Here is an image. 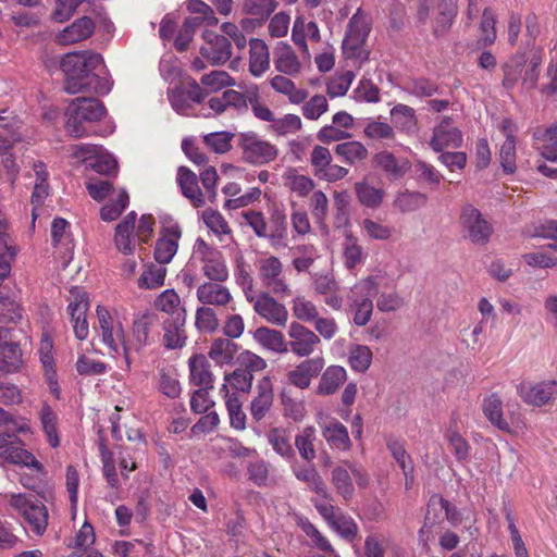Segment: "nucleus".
Listing matches in <instances>:
<instances>
[{"instance_id":"f257e3e1","label":"nucleus","mask_w":557,"mask_h":557,"mask_svg":"<svg viewBox=\"0 0 557 557\" xmlns=\"http://www.w3.org/2000/svg\"><path fill=\"white\" fill-rule=\"evenodd\" d=\"M60 66L65 75L64 88L69 94L94 91L98 95H107L112 88V81L99 53L91 51L66 53Z\"/></svg>"},{"instance_id":"f03ea898","label":"nucleus","mask_w":557,"mask_h":557,"mask_svg":"<svg viewBox=\"0 0 557 557\" xmlns=\"http://www.w3.org/2000/svg\"><path fill=\"white\" fill-rule=\"evenodd\" d=\"M384 281L383 273H375L360 278L350 288L348 301L355 325L364 326L370 322L374 307L373 297L379 294Z\"/></svg>"},{"instance_id":"7ed1b4c3","label":"nucleus","mask_w":557,"mask_h":557,"mask_svg":"<svg viewBox=\"0 0 557 557\" xmlns=\"http://www.w3.org/2000/svg\"><path fill=\"white\" fill-rule=\"evenodd\" d=\"M96 314L103 345L109 349V354L112 357L116 358L123 356L125 369L129 370L132 366L131 351L133 350V346L126 339V333L121 320L100 305L96 308Z\"/></svg>"},{"instance_id":"20e7f679","label":"nucleus","mask_w":557,"mask_h":557,"mask_svg":"<svg viewBox=\"0 0 557 557\" xmlns=\"http://www.w3.org/2000/svg\"><path fill=\"white\" fill-rule=\"evenodd\" d=\"M370 30V15L358 9L348 22L343 40L344 55L352 60L358 66H361L369 59L370 52L366 48V40Z\"/></svg>"},{"instance_id":"39448f33","label":"nucleus","mask_w":557,"mask_h":557,"mask_svg":"<svg viewBox=\"0 0 557 557\" xmlns=\"http://www.w3.org/2000/svg\"><path fill=\"white\" fill-rule=\"evenodd\" d=\"M86 188L94 200L98 202L109 200L100 209V218L106 222L116 220L128 206L127 191L124 188H115L109 181L89 180L86 183Z\"/></svg>"},{"instance_id":"423d86ee","label":"nucleus","mask_w":557,"mask_h":557,"mask_svg":"<svg viewBox=\"0 0 557 557\" xmlns=\"http://www.w3.org/2000/svg\"><path fill=\"white\" fill-rule=\"evenodd\" d=\"M457 11V0H418V20L422 23L431 21L435 36H442L450 28Z\"/></svg>"},{"instance_id":"0eeeda50","label":"nucleus","mask_w":557,"mask_h":557,"mask_svg":"<svg viewBox=\"0 0 557 557\" xmlns=\"http://www.w3.org/2000/svg\"><path fill=\"white\" fill-rule=\"evenodd\" d=\"M258 278L267 290L278 297L292 295V286L286 277L284 264L276 256L267 255L256 262Z\"/></svg>"},{"instance_id":"6e6552de","label":"nucleus","mask_w":557,"mask_h":557,"mask_svg":"<svg viewBox=\"0 0 557 557\" xmlns=\"http://www.w3.org/2000/svg\"><path fill=\"white\" fill-rule=\"evenodd\" d=\"M9 503L24 519L26 528L36 535L46 532L49 515L47 507L36 497L26 494L7 495Z\"/></svg>"},{"instance_id":"1a4fd4ad","label":"nucleus","mask_w":557,"mask_h":557,"mask_svg":"<svg viewBox=\"0 0 557 557\" xmlns=\"http://www.w3.org/2000/svg\"><path fill=\"white\" fill-rule=\"evenodd\" d=\"M193 260L201 264V271L210 281L224 282L228 277L225 259L220 250L197 238L193 249Z\"/></svg>"},{"instance_id":"9d476101","label":"nucleus","mask_w":557,"mask_h":557,"mask_svg":"<svg viewBox=\"0 0 557 557\" xmlns=\"http://www.w3.org/2000/svg\"><path fill=\"white\" fill-rule=\"evenodd\" d=\"M238 147L243 160L252 165L267 164L277 157V148L253 132L240 133Z\"/></svg>"},{"instance_id":"9b49d317","label":"nucleus","mask_w":557,"mask_h":557,"mask_svg":"<svg viewBox=\"0 0 557 557\" xmlns=\"http://www.w3.org/2000/svg\"><path fill=\"white\" fill-rule=\"evenodd\" d=\"M288 351L298 358H310L321 346L320 336L305 324L293 321L287 329Z\"/></svg>"},{"instance_id":"f8f14e48","label":"nucleus","mask_w":557,"mask_h":557,"mask_svg":"<svg viewBox=\"0 0 557 557\" xmlns=\"http://www.w3.org/2000/svg\"><path fill=\"white\" fill-rule=\"evenodd\" d=\"M517 394L529 406H548L557 399V381H522L517 386Z\"/></svg>"},{"instance_id":"ddd939ff","label":"nucleus","mask_w":557,"mask_h":557,"mask_svg":"<svg viewBox=\"0 0 557 557\" xmlns=\"http://www.w3.org/2000/svg\"><path fill=\"white\" fill-rule=\"evenodd\" d=\"M247 300L252 304L255 312L275 326H285L288 321V310L272 293L261 292L257 296L246 294Z\"/></svg>"},{"instance_id":"4468645a","label":"nucleus","mask_w":557,"mask_h":557,"mask_svg":"<svg viewBox=\"0 0 557 557\" xmlns=\"http://www.w3.org/2000/svg\"><path fill=\"white\" fill-rule=\"evenodd\" d=\"M460 225L465 237L475 245H484L488 242L493 227L479 209L472 205H466L461 209Z\"/></svg>"},{"instance_id":"2eb2a0df","label":"nucleus","mask_w":557,"mask_h":557,"mask_svg":"<svg viewBox=\"0 0 557 557\" xmlns=\"http://www.w3.org/2000/svg\"><path fill=\"white\" fill-rule=\"evenodd\" d=\"M351 476L355 479L359 487L366 488L369 485L368 474L361 468L352 463H347V466H336L332 470V483L336 492L346 500L351 499L355 495Z\"/></svg>"},{"instance_id":"dca6fc26","label":"nucleus","mask_w":557,"mask_h":557,"mask_svg":"<svg viewBox=\"0 0 557 557\" xmlns=\"http://www.w3.org/2000/svg\"><path fill=\"white\" fill-rule=\"evenodd\" d=\"M168 96L173 110L182 115H198L195 106L201 104L206 99L205 90L196 81H193L188 87L172 89Z\"/></svg>"},{"instance_id":"f3484780","label":"nucleus","mask_w":557,"mask_h":557,"mask_svg":"<svg viewBox=\"0 0 557 557\" xmlns=\"http://www.w3.org/2000/svg\"><path fill=\"white\" fill-rule=\"evenodd\" d=\"M88 308L89 300L87 294L78 287L71 288L67 311L71 315L74 334L79 341L86 339L89 335L87 322Z\"/></svg>"},{"instance_id":"a211bd4d","label":"nucleus","mask_w":557,"mask_h":557,"mask_svg":"<svg viewBox=\"0 0 557 557\" xmlns=\"http://www.w3.org/2000/svg\"><path fill=\"white\" fill-rule=\"evenodd\" d=\"M203 44L200 54L213 65L224 64L232 57L230 39L214 32L206 30L202 35Z\"/></svg>"},{"instance_id":"6ab92c4d","label":"nucleus","mask_w":557,"mask_h":557,"mask_svg":"<svg viewBox=\"0 0 557 557\" xmlns=\"http://www.w3.org/2000/svg\"><path fill=\"white\" fill-rule=\"evenodd\" d=\"M324 366L325 360L322 356L305 358L288 371L287 380L289 384L300 389H307L311 382L321 374Z\"/></svg>"},{"instance_id":"aec40b11","label":"nucleus","mask_w":557,"mask_h":557,"mask_svg":"<svg viewBox=\"0 0 557 557\" xmlns=\"http://www.w3.org/2000/svg\"><path fill=\"white\" fill-rule=\"evenodd\" d=\"M182 228L177 223L164 224L156 243L154 258L158 263L168 264L176 255Z\"/></svg>"},{"instance_id":"412c9836","label":"nucleus","mask_w":557,"mask_h":557,"mask_svg":"<svg viewBox=\"0 0 557 557\" xmlns=\"http://www.w3.org/2000/svg\"><path fill=\"white\" fill-rule=\"evenodd\" d=\"M274 400L273 383L270 376L260 379L256 385V394L250 401V414L257 422L261 421L271 410Z\"/></svg>"},{"instance_id":"4be33fe9","label":"nucleus","mask_w":557,"mask_h":557,"mask_svg":"<svg viewBox=\"0 0 557 557\" xmlns=\"http://www.w3.org/2000/svg\"><path fill=\"white\" fill-rule=\"evenodd\" d=\"M462 144L461 132L453 125L449 117H444L438 125L434 127L430 146L436 152L447 148H458Z\"/></svg>"},{"instance_id":"5701e85b","label":"nucleus","mask_w":557,"mask_h":557,"mask_svg":"<svg viewBox=\"0 0 557 557\" xmlns=\"http://www.w3.org/2000/svg\"><path fill=\"white\" fill-rule=\"evenodd\" d=\"M208 109L202 108L198 115L209 117L219 115L228 110V108L240 109L246 107V99L243 94L234 89H227L220 96L211 97L207 102Z\"/></svg>"},{"instance_id":"b1692460","label":"nucleus","mask_w":557,"mask_h":557,"mask_svg":"<svg viewBox=\"0 0 557 557\" xmlns=\"http://www.w3.org/2000/svg\"><path fill=\"white\" fill-rule=\"evenodd\" d=\"M69 223L64 219H54L51 225V236L60 262L66 268L73 259L74 244L67 232Z\"/></svg>"},{"instance_id":"393cba45","label":"nucleus","mask_w":557,"mask_h":557,"mask_svg":"<svg viewBox=\"0 0 557 557\" xmlns=\"http://www.w3.org/2000/svg\"><path fill=\"white\" fill-rule=\"evenodd\" d=\"M220 283L221 282L209 281L200 284L196 293L197 300L208 307L227 306L233 300V296L230 289Z\"/></svg>"},{"instance_id":"a878e982","label":"nucleus","mask_w":557,"mask_h":557,"mask_svg":"<svg viewBox=\"0 0 557 557\" xmlns=\"http://www.w3.org/2000/svg\"><path fill=\"white\" fill-rule=\"evenodd\" d=\"M373 163L374 166L383 171L389 180L401 178L411 166L407 158L396 157L387 150L376 152L373 156Z\"/></svg>"},{"instance_id":"bb28decb","label":"nucleus","mask_w":557,"mask_h":557,"mask_svg":"<svg viewBox=\"0 0 557 557\" xmlns=\"http://www.w3.org/2000/svg\"><path fill=\"white\" fill-rule=\"evenodd\" d=\"M341 248L343 263L348 271L352 272L364 263L367 258L364 248L350 231H345Z\"/></svg>"},{"instance_id":"cd10ccee","label":"nucleus","mask_w":557,"mask_h":557,"mask_svg":"<svg viewBox=\"0 0 557 557\" xmlns=\"http://www.w3.org/2000/svg\"><path fill=\"white\" fill-rule=\"evenodd\" d=\"M159 323V318L153 312H143L135 315L132 325L133 341L129 342L133 350L139 351L149 344V334L152 326Z\"/></svg>"},{"instance_id":"c85d7f7f","label":"nucleus","mask_w":557,"mask_h":557,"mask_svg":"<svg viewBox=\"0 0 557 557\" xmlns=\"http://www.w3.org/2000/svg\"><path fill=\"white\" fill-rule=\"evenodd\" d=\"M292 39L306 58H310L307 39L319 42L321 40L320 29L313 21L306 22L304 17H297L292 28Z\"/></svg>"},{"instance_id":"c756f323","label":"nucleus","mask_w":557,"mask_h":557,"mask_svg":"<svg viewBox=\"0 0 557 557\" xmlns=\"http://www.w3.org/2000/svg\"><path fill=\"white\" fill-rule=\"evenodd\" d=\"M274 66L278 73L287 76H297L300 74L301 62L288 44L280 42L274 50Z\"/></svg>"},{"instance_id":"7c9ffc66","label":"nucleus","mask_w":557,"mask_h":557,"mask_svg":"<svg viewBox=\"0 0 557 557\" xmlns=\"http://www.w3.org/2000/svg\"><path fill=\"white\" fill-rule=\"evenodd\" d=\"M94 21L84 16L74 21L70 26L59 32L55 36L58 44L67 46L87 39L94 33Z\"/></svg>"},{"instance_id":"2f4dec72","label":"nucleus","mask_w":557,"mask_h":557,"mask_svg":"<svg viewBox=\"0 0 557 557\" xmlns=\"http://www.w3.org/2000/svg\"><path fill=\"white\" fill-rule=\"evenodd\" d=\"M283 186L299 198L308 197L315 188V182L296 168H287L282 174Z\"/></svg>"},{"instance_id":"473e14b6","label":"nucleus","mask_w":557,"mask_h":557,"mask_svg":"<svg viewBox=\"0 0 557 557\" xmlns=\"http://www.w3.org/2000/svg\"><path fill=\"white\" fill-rule=\"evenodd\" d=\"M252 338L263 349L284 355L288 352V344L284 334L275 329L260 326L252 333Z\"/></svg>"},{"instance_id":"72a5a7b5","label":"nucleus","mask_w":557,"mask_h":557,"mask_svg":"<svg viewBox=\"0 0 557 557\" xmlns=\"http://www.w3.org/2000/svg\"><path fill=\"white\" fill-rule=\"evenodd\" d=\"M176 181L183 195L188 198L195 207L199 208L205 206V195L198 185V177L193 171L188 168L180 166Z\"/></svg>"},{"instance_id":"f704fd0d","label":"nucleus","mask_w":557,"mask_h":557,"mask_svg":"<svg viewBox=\"0 0 557 557\" xmlns=\"http://www.w3.org/2000/svg\"><path fill=\"white\" fill-rule=\"evenodd\" d=\"M270 69V51L264 40L252 38L249 41V72L255 77L262 76Z\"/></svg>"},{"instance_id":"c9c22d12","label":"nucleus","mask_w":557,"mask_h":557,"mask_svg":"<svg viewBox=\"0 0 557 557\" xmlns=\"http://www.w3.org/2000/svg\"><path fill=\"white\" fill-rule=\"evenodd\" d=\"M253 375L246 370L236 369L224 375L223 384L219 389V395L224 396V391L232 397H240L239 393H248L252 386Z\"/></svg>"},{"instance_id":"e433bc0d","label":"nucleus","mask_w":557,"mask_h":557,"mask_svg":"<svg viewBox=\"0 0 557 557\" xmlns=\"http://www.w3.org/2000/svg\"><path fill=\"white\" fill-rule=\"evenodd\" d=\"M136 213L131 211L125 218L116 225L114 234V244L119 251L124 255L134 252V230L136 224Z\"/></svg>"},{"instance_id":"4c0bfd02","label":"nucleus","mask_w":557,"mask_h":557,"mask_svg":"<svg viewBox=\"0 0 557 557\" xmlns=\"http://www.w3.org/2000/svg\"><path fill=\"white\" fill-rule=\"evenodd\" d=\"M317 387V394L322 396L333 395L347 380V371L344 367L332 364L323 372Z\"/></svg>"},{"instance_id":"58836bf2","label":"nucleus","mask_w":557,"mask_h":557,"mask_svg":"<svg viewBox=\"0 0 557 557\" xmlns=\"http://www.w3.org/2000/svg\"><path fill=\"white\" fill-rule=\"evenodd\" d=\"M322 435L332 447L339 450H348L351 442L347 428L336 419H331L321 424Z\"/></svg>"},{"instance_id":"ea45409f","label":"nucleus","mask_w":557,"mask_h":557,"mask_svg":"<svg viewBox=\"0 0 557 557\" xmlns=\"http://www.w3.org/2000/svg\"><path fill=\"white\" fill-rule=\"evenodd\" d=\"M0 459L4 462L22 465L37 471L42 470V465L27 449L18 446L15 442H8L4 449L0 453Z\"/></svg>"},{"instance_id":"a19ab883","label":"nucleus","mask_w":557,"mask_h":557,"mask_svg":"<svg viewBox=\"0 0 557 557\" xmlns=\"http://www.w3.org/2000/svg\"><path fill=\"white\" fill-rule=\"evenodd\" d=\"M185 323L186 317L163 320V345L168 349H176L184 346L186 339Z\"/></svg>"},{"instance_id":"79ce46f5","label":"nucleus","mask_w":557,"mask_h":557,"mask_svg":"<svg viewBox=\"0 0 557 557\" xmlns=\"http://www.w3.org/2000/svg\"><path fill=\"white\" fill-rule=\"evenodd\" d=\"M156 310L166 314L165 319L186 317V309L174 289L163 290L153 301Z\"/></svg>"},{"instance_id":"37998d69","label":"nucleus","mask_w":557,"mask_h":557,"mask_svg":"<svg viewBox=\"0 0 557 557\" xmlns=\"http://www.w3.org/2000/svg\"><path fill=\"white\" fill-rule=\"evenodd\" d=\"M202 221L210 232L218 237L220 243L233 242L232 228L222 213L208 208L202 211Z\"/></svg>"},{"instance_id":"c03bdc74","label":"nucleus","mask_w":557,"mask_h":557,"mask_svg":"<svg viewBox=\"0 0 557 557\" xmlns=\"http://www.w3.org/2000/svg\"><path fill=\"white\" fill-rule=\"evenodd\" d=\"M287 75H274L270 78V86L278 94L287 97L292 104H300L308 98V91L298 88L296 84Z\"/></svg>"},{"instance_id":"a18cd8bd","label":"nucleus","mask_w":557,"mask_h":557,"mask_svg":"<svg viewBox=\"0 0 557 557\" xmlns=\"http://www.w3.org/2000/svg\"><path fill=\"white\" fill-rule=\"evenodd\" d=\"M52 342L49 338H44L39 347L40 361L45 370V377L50 392L59 397L60 389L57 379V372L54 369V358L52 355Z\"/></svg>"},{"instance_id":"49530a36","label":"nucleus","mask_w":557,"mask_h":557,"mask_svg":"<svg viewBox=\"0 0 557 557\" xmlns=\"http://www.w3.org/2000/svg\"><path fill=\"white\" fill-rule=\"evenodd\" d=\"M190 382L194 385L212 388L213 374L210 371V364L203 355H195L189 359Z\"/></svg>"},{"instance_id":"de8ad7c7","label":"nucleus","mask_w":557,"mask_h":557,"mask_svg":"<svg viewBox=\"0 0 557 557\" xmlns=\"http://www.w3.org/2000/svg\"><path fill=\"white\" fill-rule=\"evenodd\" d=\"M33 171L36 176V182H35L34 190H33V195H32V205H33L32 215L35 219L37 208L42 205V202L49 195V184L47 182L48 172L46 170V165L42 162H40V161L35 162L33 165Z\"/></svg>"},{"instance_id":"09e8293b","label":"nucleus","mask_w":557,"mask_h":557,"mask_svg":"<svg viewBox=\"0 0 557 557\" xmlns=\"http://www.w3.org/2000/svg\"><path fill=\"white\" fill-rule=\"evenodd\" d=\"M69 108L70 112L81 114L88 123L97 122L104 115L103 106L94 98H76Z\"/></svg>"},{"instance_id":"8fccbe9b","label":"nucleus","mask_w":557,"mask_h":557,"mask_svg":"<svg viewBox=\"0 0 557 557\" xmlns=\"http://www.w3.org/2000/svg\"><path fill=\"white\" fill-rule=\"evenodd\" d=\"M392 121L395 126L407 134H416L418 131V120L416 111L407 104H396L391 110Z\"/></svg>"},{"instance_id":"3c124183","label":"nucleus","mask_w":557,"mask_h":557,"mask_svg":"<svg viewBox=\"0 0 557 557\" xmlns=\"http://www.w3.org/2000/svg\"><path fill=\"white\" fill-rule=\"evenodd\" d=\"M540 153L547 161L557 163V121L542 132L535 133Z\"/></svg>"},{"instance_id":"603ef678","label":"nucleus","mask_w":557,"mask_h":557,"mask_svg":"<svg viewBox=\"0 0 557 557\" xmlns=\"http://www.w3.org/2000/svg\"><path fill=\"white\" fill-rule=\"evenodd\" d=\"M373 352L371 348L362 344H352L348 349L347 363L358 373H364L372 364Z\"/></svg>"},{"instance_id":"864d4df0","label":"nucleus","mask_w":557,"mask_h":557,"mask_svg":"<svg viewBox=\"0 0 557 557\" xmlns=\"http://www.w3.org/2000/svg\"><path fill=\"white\" fill-rule=\"evenodd\" d=\"M237 350L238 346L232 339L219 337L212 342L208 355L216 364L222 366L231 363Z\"/></svg>"},{"instance_id":"5fc2aeb1","label":"nucleus","mask_w":557,"mask_h":557,"mask_svg":"<svg viewBox=\"0 0 557 557\" xmlns=\"http://www.w3.org/2000/svg\"><path fill=\"white\" fill-rule=\"evenodd\" d=\"M482 410L486 419L497 429L510 432L509 423L503 417V403L493 394L483 400Z\"/></svg>"},{"instance_id":"6e6d98bb","label":"nucleus","mask_w":557,"mask_h":557,"mask_svg":"<svg viewBox=\"0 0 557 557\" xmlns=\"http://www.w3.org/2000/svg\"><path fill=\"white\" fill-rule=\"evenodd\" d=\"M22 363V352L17 344L7 342V336L0 339V370L17 371Z\"/></svg>"},{"instance_id":"4d7b16f0","label":"nucleus","mask_w":557,"mask_h":557,"mask_svg":"<svg viewBox=\"0 0 557 557\" xmlns=\"http://www.w3.org/2000/svg\"><path fill=\"white\" fill-rule=\"evenodd\" d=\"M290 305L294 318L302 324L312 323L320 314L318 306L304 295L295 296Z\"/></svg>"},{"instance_id":"13d9d810","label":"nucleus","mask_w":557,"mask_h":557,"mask_svg":"<svg viewBox=\"0 0 557 557\" xmlns=\"http://www.w3.org/2000/svg\"><path fill=\"white\" fill-rule=\"evenodd\" d=\"M355 191L359 202L371 209L379 208L385 196L384 189L371 185L367 180L357 182Z\"/></svg>"},{"instance_id":"bf43d9fd","label":"nucleus","mask_w":557,"mask_h":557,"mask_svg":"<svg viewBox=\"0 0 557 557\" xmlns=\"http://www.w3.org/2000/svg\"><path fill=\"white\" fill-rule=\"evenodd\" d=\"M166 269L161 263H148L138 277L137 285L141 289H156L164 285Z\"/></svg>"},{"instance_id":"052dcab7","label":"nucleus","mask_w":557,"mask_h":557,"mask_svg":"<svg viewBox=\"0 0 557 557\" xmlns=\"http://www.w3.org/2000/svg\"><path fill=\"white\" fill-rule=\"evenodd\" d=\"M294 474L299 481L306 483L311 492L323 498L329 497L326 484L314 467L295 468Z\"/></svg>"},{"instance_id":"680f3d73","label":"nucleus","mask_w":557,"mask_h":557,"mask_svg":"<svg viewBox=\"0 0 557 557\" xmlns=\"http://www.w3.org/2000/svg\"><path fill=\"white\" fill-rule=\"evenodd\" d=\"M426 200L428 198L424 194L406 189L395 195L393 206L399 212L408 213L424 207Z\"/></svg>"},{"instance_id":"e2e57ef3","label":"nucleus","mask_w":557,"mask_h":557,"mask_svg":"<svg viewBox=\"0 0 557 557\" xmlns=\"http://www.w3.org/2000/svg\"><path fill=\"white\" fill-rule=\"evenodd\" d=\"M221 397L225 403L231 428L244 431L246 429L247 416L243 409L240 397L228 396L226 389L224 391V396Z\"/></svg>"},{"instance_id":"0e129e2a","label":"nucleus","mask_w":557,"mask_h":557,"mask_svg":"<svg viewBox=\"0 0 557 557\" xmlns=\"http://www.w3.org/2000/svg\"><path fill=\"white\" fill-rule=\"evenodd\" d=\"M334 151L336 156L343 158L348 164H355L356 162L362 161L367 159L369 154L367 147L357 140L338 144Z\"/></svg>"},{"instance_id":"69168bd1","label":"nucleus","mask_w":557,"mask_h":557,"mask_svg":"<svg viewBox=\"0 0 557 557\" xmlns=\"http://www.w3.org/2000/svg\"><path fill=\"white\" fill-rule=\"evenodd\" d=\"M276 0H243L242 11L247 15L256 16L260 22L267 21L276 10Z\"/></svg>"},{"instance_id":"338daca9","label":"nucleus","mask_w":557,"mask_h":557,"mask_svg":"<svg viewBox=\"0 0 557 557\" xmlns=\"http://www.w3.org/2000/svg\"><path fill=\"white\" fill-rule=\"evenodd\" d=\"M234 133L222 131L213 132L202 136L203 145L218 154H224L232 149Z\"/></svg>"},{"instance_id":"774afa93","label":"nucleus","mask_w":557,"mask_h":557,"mask_svg":"<svg viewBox=\"0 0 557 557\" xmlns=\"http://www.w3.org/2000/svg\"><path fill=\"white\" fill-rule=\"evenodd\" d=\"M310 195H311L309 198L310 212H311L315 223L325 228L326 227L325 219L327 216L329 207H330L329 198H327L326 194L321 189H318V190L314 189Z\"/></svg>"}]
</instances>
